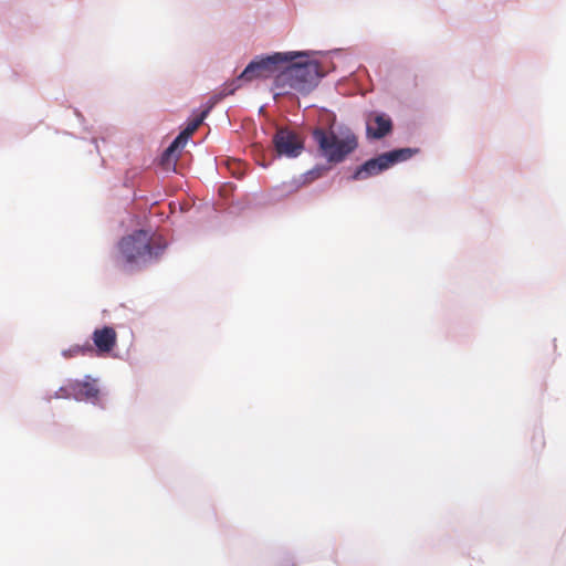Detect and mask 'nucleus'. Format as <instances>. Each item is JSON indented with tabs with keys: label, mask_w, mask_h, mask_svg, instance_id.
<instances>
[{
	"label": "nucleus",
	"mask_w": 566,
	"mask_h": 566,
	"mask_svg": "<svg viewBox=\"0 0 566 566\" xmlns=\"http://www.w3.org/2000/svg\"><path fill=\"white\" fill-rule=\"evenodd\" d=\"M166 249L160 235L138 230L124 237L118 243L120 265L125 271L140 270L157 261Z\"/></svg>",
	"instance_id": "nucleus-1"
},
{
	"label": "nucleus",
	"mask_w": 566,
	"mask_h": 566,
	"mask_svg": "<svg viewBox=\"0 0 566 566\" xmlns=\"http://www.w3.org/2000/svg\"><path fill=\"white\" fill-rule=\"evenodd\" d=\"M289 62L279 74L275 75L274 84L280 93H287L294 90L300 93H307L313 90L318 80L323 76L318 62L312 60Z\"/></svg>",
	"instance_id": "nucleus-2"
},
{
	"label": "nucleus",
	"mask_w": 566,
	"mask_h": 566,
	"mask_svg": "<svg viewBox=\"0 0 566 566\" xmlns=\"http://www.w3.org/2000/svg\"><path fill=\"white\" fill-rule=\"evenodd\" d=\"M313 138L321 155L331 164L344 161L358 147L357 136L348 128L338 132L315 128Z\"/></svg>",
	"instance_id": "nucleus-3"
},
{
	"label": "nucleus",
	"mask_w": 566,
	"mask_h": 566,
	"mask_svg": "<svg viewBox=\"0 0 566 566\" xmlns=\"http://www.w3.org/2000/svg\"><path fill=\"white\" fill-rule=\"evenodd\" d=\"M305 53L287 52L274 53L265 57L253 60L250 62L243 72L238 76V81L252 82L254 80H264L272 77L281 72L282 65L294 59L305 57Z\"/></svg>",
	"instance_id": "nucleus-4"
},
{
	"label": "nucleus",
	"mask_w": 566,
	"mask_h": 566,
	"mask_svg": "<svg viewBox=\"0 0 566 566\" xmlns=\"http://www.w3.org/2000/svg\"><path fill=\"white\" fill-rule=\"evenodd\" d=\"M417 151V149L412 148H400L388 153H384L375 158L365 161L363 165L357 167L354 174L350 176V179L354 181H358L377 176L382 171L389 169L397 163L408 160Z\"/></svg>",
	"instance_id": "nucleus-5"
},
{
	"label": "nucleus",
	"mask_w": 566,
	"mask_h": 566,
	"mask_svg": "<svg viewBox=\"0 0 566 566\" xmlns=\"http://www.w3.org/2000/svg\"><path fill=\"white\" fill-rule=\"evenodd\" d=\"M273 145L279 156L297 157L304 149L302 138L287 128H279L273 137Z\"/></svg>",
	"instance_id": "nucleus-6"
},
{
	"label": "nucleus",
	"mask_w": 566,
	"mask_h": 566,
	"mask_svg": "<svg viewBox=\"0 0 566 566\" xmlns=\"http://www.w3.org/2000/svg\"><path fill=\"white\" fill-rule=\"evenodd\" d=\"M99 390L94 381L72 380L61 387L57 397L74 398L75 400H96Z\"/></svg>",
	"instance_id": "nucleus-7"
},
{
	"label": "nucleus",
	"mask_w": 566,
	"mask_h": 566,
	"mask_svg": "<svg viewBox=\"0 0 566 566\" xmlns=\"http://www.w3.org/2000/svg\"><path fill=\"white\" fill-rule=\"evenodd\" d=\"M93 343L99 355L108 354L117 343L116 331L111 326L96 328L92 335Z\"/></svg>",
	"instance_id": "nucleus-8"
},
{
	"label": "nucleus",
	"mask_w": 566,
	"mask_h": 566,
	"mask_svg": "<svg viewBox=\"0 0 566 566\" xmlns=\"http://www.w3.org/2000/svg\"><path fill=\"white\" fill-rule=\"evenodd\" d=\"M391 129V119L386 115H376L367 124V135L376 139L385 137Z\"/></svg>",
	"instance_id": "nucleus-9"
},
{
	"label": "nucleus",
	"mask_w": 566,
	"mask_h": 566,
	"mask_svg": "<svg viewBox=\"0 0 566 566\" xmlns=\"http://www.w3.org/2000/svg\"><path fill=\"white\" fill-rule=\"evenodd\" d=\"M188 139L189 138L186 135H184V132H181L176 137V139L171 143V145L165 150V153L163 155L164 164L169 165L170 161L175 163L177 160V155H176L177 150L180 148H184L185 145L187 144Z\"/></svg>",
	"instance_id": "nucleus-10"
},
{
	"label": "nucleus",
	"mask_w": 566,
	"mask_h": 566,
	"mask_svg": "<svg viewBox=\"0 0 566 566\" xmlns=\"http://www.w3.org/2000/svg\"><path fill=\"white\" fill-rule=\"evenodd\" d=\"M209 113V108L202 111L198 116L190 119L186 126V128L182 130L184 135H186L188 138L199 128V126L202 124L203 119Z\"/></svg>",
	"instance_id": "nucleus-11"
},
{
	"label": "nucleus",
	"mask_w": 566,
	"mask_h": 566,
	"mask_svg": "<svg viewBox=\"0 0 566 566\" xmlns=\"http://www.w3.org/2000/svg\"><path fill=\"white\" fill-rule=\"evenodd\" d=\"M93 348L90 345L86 346H73L69 350L63 352L64 357H74L78 355H85L88 352H92Z\"/></svg>",
	"instance_id": "nucleus-12"
},
{
	"label": "nucleus",
	"mask_w": 566,
	"mask_h": 566,
	"mask_svg": "<svg viewBox=\"0 0 566 566\" xmlns=\"http://www.w3.org/2000/svg\"><path fill=\"white\" fill-rule=\"evenodd\" d=\"M325 171H326L325 168H315V169L311 170L308 172V175L312 176L311 179L313 180V179L322 177Z\"/></svg>",
	"instance_id": "nucleus-13"
}]
</instances>
